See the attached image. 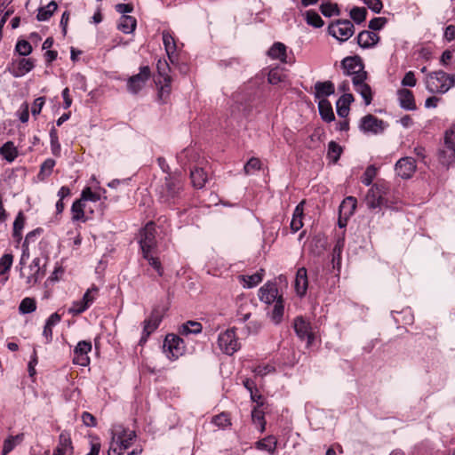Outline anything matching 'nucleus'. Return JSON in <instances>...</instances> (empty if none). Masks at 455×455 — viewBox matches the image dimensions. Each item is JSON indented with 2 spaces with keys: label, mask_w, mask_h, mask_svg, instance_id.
Instances as JSON below:
<instances>
[{
  "label": "nucleus",
  "mask_w": 455,
  "mask_h": 455,
  "mask_svg": "<svg viewBox=\"0 0 455 455\" xmlns=\"http://www.w3.org/2000/svg\"><path fill=\"white\" fill-rule=\"evenodd\" d=\"M445 149L443 154L448 156V159L443 163L451 164L455 162V124L446 131L444 136Z\"/></svg>",
  "instance_id": "18"
},
{
  "label": "nucleus",
  "mask_w": 455,
  "mask_h": 455,
  "mask_svg": "<svg viewBox=\"0 0 455 455\" xmlns=\"http://www.w3.org/2000/svg\"><path fill=\"white\" fill-rule=\"evenodd\" d=\"M201 331H202V324L200 323L195 322V321L187 322L186 323H184L181 326V329H180V333L185 334V335H188L190 333L197 334V333H200Z\"/></svg>",
  "instance_id": "46"
},
{
  "label": "nucleus",
  "mask_w": 455,
  "mask_h": 455,
  "mask_svg": "<svg viewBox=\"0 0 455 455\" xmlns=\"http://www.w3.org/2000/svg\"><path fill=\"white\" fill-rule=\"evenodd\" d=\"M183 187L184 180L180 174L168 173L164 183L158 188L160 201L168 205L174 204L180 197Z\"/></svg>",
  "instance_id": "1"
},
{
  "label": "nucleus",
  "mask_w": 455,
  "mask_h": 455,
  "mask_svg": "<svg viewBox=\"0 0 455 455\" xmlns=\"http://www.w3.org/2000/svg\"><path fill=\"white\" fill-rule=\"evenodd\" d=\"M56 164L55 160L52 158L46 159L40 166V172L37 175L40 180H44L47 177H49L52 170Z\"/></svg>",
  "instance_id": "43"
},
{
  "label": "nucleus",
  "mask_w": 455,
  "mask_h": 455,
  "mask_svg": "<svg viewBox=\"0 0 455 455\" xmlns=\"http://www.w3.org/2000/svg\"><path fill=\"white\" fill-rule=\"evenodd\" d=\"M259 298L262 302L269 305L276 302L282 297L278 295V289L275 283H267L259 289Z\"/></svg>",
  "instance_id": "19"
},
{
  "label": "nucleus",
  "mask_w": 455,
  "mask_h": 455,
  "mask_svg": "<svg viewBox=\"0 0 455 455\" xmlns=\"http://www.w3.org/2000/svg\"><path fill=\"white\" fill-rule=\"evenodd\" d=\"M164 348L168 353V357L177 359L183 355L185 344L181 338L175 334H168L164 342Z\"/></svg>",
  "instance_id": "8"
},
{
  "label": "nucleus",
  "mask_w": 455,
  "mask_h": 455,
  "mask_svg": "<svg viewBox=\"0 0 455 455\" xmlns=\"http://www.w3.org/2000/svg\"><path fill=\"white\" fill-rule=\"evenodd\" d=\"M191 182L194 188H202L207 181V174L202 168H195L190 172Z\"/></svg>",
  "instance_id": "35"
},
{
  "label": "nucleus",
  "mask_w": 455,
  "mask_h": 455,
  "mask_svg": "<svg viewBox=\"0 0 455 455\" xmlns=\"http://www.w3.org/2000/svg\"><path fill=\"white\" fill-rule=\"evenodd\" d=\"M329 33L341 42L347 41L354 34V25L348 20H337L329 26Z\"/></svg>",
  "instance_id": "7"
},
{
  "label": "nucleus",
  "mask_w": 455,
  "mask_h": 455,
  "mask_svg": "<svg viewBox=\"0 0 455 455\" xmlns=\"http://www.w3.org/2000/svg\"><path fill=\"white\" fill-rule=\"evenodd\" d=\"M0 155L11 163L18 156V150L13 142L7 141L0 148Z\"/></svg>",
  "instance_id": "38"
},
{
  "label": "nucleus",
  "mask_w": 455,
  "mask_h": 455,
  "mask_svg": "<svg viewBox=\"0 0 455 455\" xmlns=\"http://www.w3.org/2000/svg\"><path fill=\"white\" fill-rule=\"evenodd\" d=\"M143 258L148 261V264L157 272L159 276L164 274L162 264L158 258L154 257L151 252L142 253Z\"/></svg>",
  "instance_id": "50"
},
{
  "label": "nucleus",
  "mask_w": 455,
  "mask_h": 455,
  "mask_svg": "<svg viewBox=\"0 0 455 455\" xmlns=\"http://www.w3.org/2000/svg\"><path fill=\"white\" fill-rule=\"evenodd\" d=\"M162 37L167 56L170 61L174 63L176 60L177 44L173 35L169 30H164Z\"/></svg>",
  "instance_id": "23"
},
{
  "label": "nucleus",
  "mask_w": 455,
  "mask_h": 455,
  "mask_svg": "<svg viewBox=\"0 0 455 455\" xmlns=\"http://www.w3.org/2000/svg\"><path fill=\"white\" fill-rule=\"evenodd\" d=\"M307 275L305 267L298 269L294 282L295 291L300 297L304 296L307 290Z\"/></svg>",
  "instance_id": "26"
},
{
  "label": "nucleus",
  "mask_w": 455,
  "mask_h": 455,
  "mask_svg": "<svg viewBox=\"0 0 455 455\" xmlns=\"http://www.w3.org/2000/svg\"><path fill=\"white\" fill-rule=\"evenodd\" d=\"M357 201L354 196L346 197L339 205V226L346 227L347 220L354 214Z\"/></svg>",
  "instance_id": "14"
},
{
  "label": "nucleus",
  "mask_w": 455,
  "mask_h": 455,
  "mask_svg": "<svg viewBox=\"0 0 455 455\" xmlns=\"http://www.w3.org/2000/svg\"><path fill=\"white\" fill-rule=\"evenodd\" d=\"M303 211L304 201L300 202L294 209L292 219L291 221V228L293 233L299 231L303 227Z\"/></svg>",
  "instance_id": "31"
},
{
  "label": "nucleus",
  "mask_w": 455,
  "mask_h": 455,
  "mask_svg": "<svg viewBox=\"0 0 455 455\" xmlns=\"http://www.w3.org/2000/svg\"><path fill=\"white\" fill-rule=\"evenodd\" d=\"M248 306H250L248 303H244L239 307L237 310L238 321L244 323L250 318L251 312L246 310Z\"/></svg>",
  "instance_id": "62"
},
{
  "label": "nucleus",
  "mask_w": 455,
  "mask_h": 455,
  "mask_svg": "<svg viewBox=\"0 0 455 455\" xmlns=\"http://www.w3.org/2000/svg\"><path fill=\"white\" fill-rule=\"evenodd\" d=\"M367 73H361L352 78L355 90L360 93L364 100L365 105H370L372 100V92L369 84L365 83Z\"/></svg>",
  "instance_id": "13"
},
{
  "label": "nucleus",
  "mask_w": 455,
  "mask_h": 455,
  "mask_svg": "<svg viewBox=\"0 0 455 455\" xmlns=\"http://www.w3.org/2000/svg\"><path fill=\"white\" fill-rule=\"evenodd\" d=\"M84 207L85 204L83 202V200L78 199L73 203L71 207V218L73 221H86V218L84 215Z\"/></svg>",
  "instance_id": "36"
},
{
  "label": "nucleus",
  "mask_w": 455,
  "mask_h": 455,
  "mask_svg": "<svg viewBox=\"0 0 455 455\" xmlns=\"http://www.w3.org/2000/svg\"><path fill=\"white\" fill-rule=\"evenodd\" d=\"M136 438L133 430L118 427L111 432V441L108 455H123L124 451L129 449Z\"/></svg>",
  "instance_id": "3"
},
{
  "label": "nucleus",
  "mask_w": 455,
  "mask_h": 455,
  "mask_svg": "<svg viewBox=\"0 0 455 455\" xmlns=\"http://www.w3.org/2000/svg\"><path fill=\"white\" fill-rule=\"evenodd\" d=\"M218 346L226 355H232L240 348V343L234 329H228L220 333Z\"/></svg>",
  "instance_id": "6"
},
{
  "label": "nucleus",
  "mask_w": 455,
  "mask_h": 455,
  "mask_svg": "<svg viewBox=\"0 0 455 455\" xmlns=\"http://www.w3.org/2000/svg\"><path fill=\"white\" fill-rule=\"evenodd\" d=\"M360 128L364 132H372L376 134L384 130L383 121L369 114L362 118Z\"/></svg>",
  "instance_id": "20"
},
{
  "label": "nucleus",
  "mask_w": 455,
  "mask_h": 455,
  "mask_svg": "<svg viewBox=\"0 0 455 455\" xmlns=\"http://www.w3.org/2000/svg\"><path fill=\"white\" fill-rule=\"evenodd\" d=\"M322 13L326 17H331L335 14H339V9L337 4H323L320 7Z\"/></svg>",
  "instance_id": "57"
},
{
  "label": "nucleus",
  "mask_w": 455,
  "mask_h": 455,
  "mask_svg": "<svg viewBox=\"0 0 455 455\" xmlns=\"http://www.w3.org/2000/svg\"><path fill=\"white\" fill-rule=\"evenodd\" d=\"M24 435L19 434L17 435H10L4 442L3 446V455H7L11 452L17 444L20 443L23 441Z\"/></svg>",
  "instance_id": "40"
},
{
  "label": "nucleus",
  "mask_w": 455,
  "mask_h": 455,
  "mask_svg": "<svg viewBox=\"0 0 455 455\" xmlns=\"http://www.w3.org/2000/svg\"><path fill=\"white\" fill-rule=\"evenodd\" d=\"M305 19L308 25L314 28H321L323 26V20L321 16L315 11L309 10L305 12Z\"/></svg>",
  "instance_id": "45"
},
{
  "label": "nucleus",
  "mask_w": 455,
  "mask_h": 455,
  "mask_svg": "<svg viewBox=\"0 0 455 455\" xmlns=\"http://www.w3.org/2000/svg\"><path fill=\"white\" fill-rule=\"evenodd\" d=\"M136 19L130 15H124L121 17L118 28L125 34L134 31L136 28Z\"/></svg>",
  "instance_id": "39"
},
{
  "label": "nucleus",
  "mask_w": 455,
  "mask_h": 455,
  "mask_svg": "<svg viewBox=\"0 0 455 455\" xmlns=\"http://www.w3.org/2000/svg\"><path fill=\"white\" fill-rule=\"evenodd\" d=\"M377 174V169L373 165L366 168L363 175L362 176V182L365 186H370Z\"/></svg>",
  "instance_id": "53"
},
{
  "label": "nucleus",
  "mask_w": 455,
  "mask_h": 455,
  "mask_svg": "<svg viewBox=\"0 0 455 455\" xmlns=\"http://www.w3.org/2000/svg\"><path fill=\"white\" fill-rule=\"evenodd\" d=\"M156 68L158 78L156 84L158 86V97L162 101H165L171 92L172 78L169 76L170 67L166 60H158Z\"/></svg>",
  "instance_id": "5"
},
{
  "label": "nucleus",
  "mask_w": 455,
  "mask_h": 455,
  "mask_svg": "<svg viewBox=\"0 0 455 455\" xmlns=\"http://www.w3.org/2000/svg\"><path fill=\"white\" fill-rule=\"evenodd\" d=\"M449 79V74L443 70L430 72L425 79L426 88L431 93L443 94L452 87Z\"/></svg>",
  "instance_id": "4"
},
{
  "label": "nucleus",
  "mask_w": 455,
  "mask_h": 455,
  "mask_svg": "<svg viewBox=\"0 0 455 455\" xmlns=\"http://www.w3.org/2000/svg\"><path fill=\"white\" fill-rule=\"evenodd\" d=\"M366 9L363 7H354L350 12V17L356 23H361L366 18Z\"/></svg>",
  "instance_id": "52"
},
{
  "label": "nucleus",
  "mask_w": 455,
  "mask_h": 455,
  "mask_svg": "<svg viewBox=\"0 0 455 455\" xmlns=\"http://www.w3.org/2000/svg\"><path fill=\"white\" fill-rule=\"evenodd\" d=\"M389 194L390 189L387 182L379 180L374 183L368 190L365 197L367 206L371 209L381 206L389 207L390 204L396 203V201L389 198Z\"/></svg>",
  "instance_id": "2"
},
{
  "label": "nucleus",
  "mask_w": 455,
  "mask_h": 455,
  "mask_svg": "<svg viewBox=\"0 0 455 455\" xmlns=\"http://www.w3.org/2000/svg\"><path fill=\"white\" fill-rule=\"evenodd\" d=\"M42 231L43 230L41 228H36V229L32 230L27 234L24 243H23V245H22L24 250H28V243L31 242H35L36 237L42 233Z\"/></svg>",
  "instance_id": "60"
},
{
  "label": "nucleus",
  "mask_w": 455,
  "mask_h": 455,
  "mask_svg": "<svg viewBox=\"0 0 455 455\" xmlns=\"http://www.w3.org/2000/svg\"><path fill=\"white\" fill-rule=\"evenodd\" d=\"M363 3L376 13L380 12L383 8V4L380 0H363Z\"/></svg>",
  "instance_id": "64"
},
{
  "label": "nucleus",
  "mask_w": 455,
  "mask_h": 455,
  "mask_svg": "<svg viewBox=\"0 0 455 455\" xmlns=\"http://www.w3.org/2000/svg\"><path fill=\"white\" fill-rule=\"evenodd\" d=\"M36 309V300L32 298H25L21 300L19 310L21 314H29Z\"/></svg>",
  "instance_id": "48"
},
{
  "label": "nucleus",
  "mask_w": 455,
  "mask_h": 455,
  "mask_svg": "<svg viewBox=\"0 0 455 455\" xmlns=\"http://www.w3.org/2000/svg\"><path fill=\"white\" fill-rule=\"evenodd\" d=\"M13 263V256L11 253L4 254L0 259V275L9 271Z\"/></svg>",
  "instance_id": "51"
},
{
  "label": "nucleus",
  "mask_w": 455,
  "mask_h": 455,
  "mask_svg": "<svg viewBox=\"0 0 455 455\" xmlns=\"http://www.w3.org/2000/svg\"><path fill=\"white\" fill-rule=\"evenodd\" d=\"M261 168V162L259 158L251 157L244 165L245 174H250L253 171H259Z\"/></svg>",
  "instance_id": "55"
},
{
  "label": "nucleus",
  "mask_w": 455,
  "mask_h": 455,
  "mask_svg": "<svg viewBox=\"0 0 455 455\" xmlns=\"http://www.w3.org/2000/svg\"><path fill=\"white\" fill-rule=\"evenodd\" d=\"M163 319V313L159 308H154L148 319L144 321L143 335L140 339V343L145 342L148 337L154 332Z\"/></svg>",
  "instance_id": "12"
},
{
  "label": "nucleus",
  "mask_w": 455,
  "mask_h": 455,
  "mask_svg": "<svg viewBox=\"0 0 455 455\" xmlns=\"http://www.w3.org/2000/svg\"><path fill=\"white\" fill-rule=\"evenodd\" d=\"M251 419L254 424L259 425L260 432H264L266 428V420L264 412L258 407H255L251 411Z\"/></svg>",
  "instance_id": "49"
},
{
  "label": "nucleus",
  "mask_w": 455,
  "mask_h": 455,
  "mask_svg": "<svg viewBox=\"0 0 455 455\" xmlns=\"http://www.w3.org/2000/svg\"><path fill=\"white\" fill-rule=\"evenodd\" d=\"M341 67L346 76H351L352 78L361 73H367L363 70V66L357 57H347L341 62Z\"/></svg>",
  "instance_id": "17"
},
{
  "label": "nucleus",
  "mask_w": 455,
  "mask_h": 455,
  "mask_svg": "<svg viewBox=\"0 0 455 455\" xmlns=\"http://www.w3.org/2000/svg\"><path fill=\"white\" fill-rule=\"evenodd\" d=\"M140 244L142 253L151 252L156 246V228L153 222L148 223L140 231Z\"/></svg>",
  "instance_id": "9"
},
{
  "label": "nucleus",
  "mask_w": 455,
  "mask_h": 455,
  "mask_svg": "<svg viewBox=\"0 0 455 455\" xmlns=\"http://www.w3.org/2000/svg\"><path fill=\"white\" fill-rule=\"evenodd\" d=\"M315 97L318 99H324V97L330 96L334 93V84L331 81L317 82L315 84Z\"/></svg>",
  "instance_id": "30"
},
{
  "label": "nucleus",
  "mask_w": 455,
  "mask_h": 455,
  "mask_svg": "<svg viewBox=\"0 0 455 455\" xmlns=\"http://www.w3.org/2000/svg\"><path fill=\"white\" fill-rule=\"evenodd\" d=\"M212 423L219 428L225 429L231 426V419L228 413L221 412L212 419Z\"/></svg>",
  "instance_id": "44"
},
{
  "label": "nucleus",
  "mask_w": 455,
  "mask_h": 455,
  "mask_svg": "<svg viewBox=\"0 0 455 455\" xmlns=\"http://www.w3.org/2000/svg\"><path fill=\"white\" fill-rule=\"evenodd\" d=\"M40 258H35L32 260L29 266L31 275L27 278V283L28 284H35L44 276L45 271L40 267Z\"/></svg>",
  "instance_id": "27"
},
{
  "label": "nucleus",
  "mask_w": 455,
  "mask_h": 455,
  "mask_svg": "<svg viewBox=\"0 0 455 455\" xmlns=\"http://www.w3.org/2000/svg\"><path fill=\"white\" fill-rule=\"evenodd\" d=\"M150 77V69L148 66L141 67L140 73L131 76L127 82L128 91L133 94L138 93Z\"/></svg>",
  "instance_id": "10"
},
{
  "label": "nucleus",
  "mask_w": 455,
  "mask_h": 455,
  "mask_svg": "<svg viewBox=\"0 0 455 455\" xmlns=\"http://www.w3.org/2000/svg\"><path fill=\"white\" fill-rule=\"evenodd\" d=\"M100 199V196L97 193L92 192L90 188H86L82 191V195H81V198H80V200H83L84 203L85 201L97 202Z\"/></svg>",
  "instance_id": "59"
},
{
  "label": "nucleus",
  "mask_w": 455,
  "mask_h": 455,
  "mask_svg": "<svg viewBox=\"0 0 455 455\" xmlns=\"http://www.w3.org/2000/svg\"><path fill=\"white\" fill-rule=\"evenodd\" d=\"M26 218L24 216V213L22 212H19L17 214L14 222H13V232L12 236L17 241V243H20L22 239V230L25 226Z\"/></svg>",
  "instance_id": "37"
},
{
  "label": "nucleus",
  "mask_w": 455,
  "mask_h": 455,
  "mask_svg": "<svg viewBox=\"0 0 455 455\" xmlns=\"http://www.w3.org/2000/svg\"><path fill=\"white\" fill-rule=\"evenodd\" d=\"M283 313H284V306H283V299L282 298H279L275 306H274V308L271 312V320L275 323V324H278L282 322L283 320Z\"/></svg>",
  "instance_id": "42"
},
{
  "label": "nucleus",
  "mask_w": 455,
  "mask_h": 455,
  "mask_svg": "<svg viewBox=\"0 0 455 455\" xmlns=\"http://www.w3.org/2000/svg\"><path fill=\"white\" fill-rule=\"evenodd\" d=\"M354 96L351 93H344L337 101V113L340 117H346L349 113V105L353 102Z\"/></svg>",
  "instance_id": "29"
},
{
  "label": "nucleus",
  "mask_w": 455,
  "mask_h": 455,
  "mask_svg": "<svg viewBox=\"0 0 455 455\" xmlns=\"http://www.w3.org/2000/svg\"><path fill=\"white\" fill-rule=\"evenodd\" d=\"M73 446L70 435L68 432H62L59 436V444L53 451V455H72Z\"/></svg>",
  "instance_id": "22"
},
{
  "label": "nucleus",
  "mask_w": 455,
  "mask_h": 455,
  "mask_svg": "<svg viewBox=\"0 0 455 455\" xmlns=\"http://www.w3.org/2000/svg\"><path fill=\"white\" fill-rule=\"evenodd\" d=\"M293 327L298 337L307 340V346H310L314 341V334L311 331V325L302 316H297L294 319Z\"/></svg>",
  "instance_id": "15"
},
{
  "label": "nucleus",
  "mask_w": 455,
  "mask_h": 455,
  "mask_svg": "<svg viewBox=\"0 0 455 455\" xmlns=\"http://www.w3.org/2000/svg\"><path fill=\"white\" fill-rule=\"evenodd\" d=\"M267 80L271 84H277L283 80V74L278 68H273L269 71Z\"/></svg>",
  "instance_id": "56"
},
{
  "label": "nucleus",
  "mask_w": 455,
  "mask_h": 455,
  "mask_svg": "<svg viewBox=\"0 0 455 455\" xmlns=\"http://www.w3.org/2000/svg\"><path fill=\"white\" fill-rule=\"evenodd\" d=\"M16 52L21 56H27L31 53L32 46L26 40H20L16 44Z\"/></svg>",
  "instance_id": "54"
},
{
  "label": "nucleus",
  "mask_w": 455,
  "mask_h": 455,
  "mask_svg": "<svg viewBox=\"0 0 455 455\" xmlns=\"http://www.w3.org/2000/svg\"><path fill=\"white\" fill-rule=\"evenodd\" d=\"M342 153V148L335 141L329 142L327 157L330 158L333 163H336Z\"/></svg>",
  "instance_id": "47"
},
{
  "label": "nucleus",
  "mask_w": 455,
  "mask_h": 455,
  "mask_svg": "<svg viewBox=\"0 0 455 455\" xmlns=\"http://www.w3.org/2000/svg\"><path fill=\"white\" fill-rule=\"evenodd\" d=\"M397 96L401 108L407 110H415L417 108L414 95L409 89H399Z\"/></svg>",
  "instance_id": "24"
},
{
  "label": "nucleus",
  "mask_w": 455,
  "mask_h": 455,
  "mask_svg": "<svg viewBox=\"0 0 455 455\" xmlns=\"http://www.w3.org/2000/svg\"><path fill=\"white\" fill-rule=\"evenodd\" d=\"M379 41L378 35L373 31H362L357 36V43L361 47L369 48L375 45Z\"/></svg>",
  "instance_id": "28"
},
{
  "label": "nucleus",
  "mask_w": 455,
  "mask_h": 455,
  "mask_svg": "<svg viewBox=\"0 0 455 455\" xmlns=\"http://www.w3.org/2000/svg\"><path fill=\"white\" fill-rule=\"evenodd\" d=\"M318 108L323 120L325 122H331L334 120V113L329 100L326 99L320 100L318 103Z\"/></svg>",
  "instance_id": "34"
},
{
  "label": "nucleus",
  "mask_w": 455,
  "mask_h": 455,
  "mask_svg": "<svg viewBox=\"0 0 455 455\" xmlns=\"http://www.w3.org/2000/svg\"><path fill=\"white\" fill-rule=\"evenodd\" d=\"M89 307L86 305V302H84L83 299L79 301L73 302L72 306L68 308V313L72 315H79L85 311Z\"/></svg>",
  "instance_id": "58"
},
{
  "label": "nucleus",
  "mask_w": 455,
  "mask_h": 455,
  "mask_svg": "<svg viewBox=\"0 0 455 455\" xmlns=\"http://www.w3.org/2000/svg\"><path fill=\"white\" fill-rule=\"evenodd\" d=\"M267 55L272 60H279L282 63H288L287 47L283 43H275L267 51Z\"/></svg>",
  "instance_id": "25"
},
{
  "label": "nucleus",
  "mask_w": 455,
  "mask_h": 455,
  "mask_svg": "<svg viewBox=\"0 0 455 455\" xmlns=\"http://www.w3.org/2000/svg\"><path fill=\"white\" fill-rule=\"evenodd\" d=\"M97 293L98 288L93 286L91 289L87 290L82 299L84 302H86V305L89 307L94 301Z\"/></svg>",
  "instance_id": "63"
},
{
  "label": "nucleus",
  "mask_w": 455,
  "mask_h": 455,
  "mask_svg": "<svg viewBox=\"0 0 455 455\" xmlns=\"http://www.w3.org/2000/svg\"><path fill=\"white\" fill-rule=\"evenodd\" d=\"M255 445L257 449L267 451V452L273 454L276 449L277 439L274 435H268L258 441Z\"/></svg>",
  "instance_id": "33"
},
{
  "label": "nucleus",
  "mask_w": 455,
  "mask_h": 455,
  "mask_svg": "<svg viewBox=\"0 0 455 455\" xmlns=\"http://www.w3.org/2000/svg\"><path fill=\"white\" fill-rule=\"evenodd\" d=\"M92 350V343L90 341H79L74 349L73 363L81 366H87L90 363L88 353Z\"/></svg>",
  "instance_id": "16"
},
{
  "label": "nucleus",
  "mask_w": 455,
  "mask_h": 455,
  "mask_svg": "<svg viewBox=\"0 0 455 455\" xmlns=\"http://www.w3.org/2000/svg\"><path fill=\"white\" fill-rule=\"evenodd\" d=\"M403 86L414 87L417 84V79L415 77V74L412 71H408L401 82Z\"/></svg>",
  "instance_id": "61"
},
{
  "label": "nucleus",
  "mask_w": 455,
  "mask_h": 455,
  "mask_svg": "<svg viewBox=\"0 0 455 455\" xmlns=\"http://www.w3.org/2000/svg\"><path fill=\"white\" fill-rule=\"evenodd\" d=\"M263 274L264 270L260 269L259 271L251 275H240L239 279L244 288H252L258 285L262 281Z\"/></svg>",
  "instance_id": "32"
},
{
  "label": "nucleus",
  "mask_w": 455,
  "mask_h": 455,
  "mask_svg": "<svg viewBox=\"0 0 455 455\" xmlns=\"http://www.w3.org/2000/svg\"><path fill=\"white\" fill-rule=\"evenodd\" d=\"M57 7L56 2L51 1L46 6L39 8L36 15L37 20L40 21L49 20Z\"/></svg>",
  "instance_id": "41"
},
{
  "label": "nucleus",
  "mask_w": 455,
  "mask_h": 455,
  "mask_svg": "<svg viewBox=\"0 0 455 455\" xmlns=\"http://www.w3.org/2000/svg\"><path fill=\"white\" fill-rule=\"evenodd\" d=\"M416 170V162L410 156L399 159L395 165L396 174L403 180L411 179L414 175Z\"/></svg>",
  "instance_id": "11"
},
{
  "label": "nucleus",
  "mask_w": 455,
  "mask_h": 455,
  "mask_svg": "<svg viewBox=\"0 0 455 455\" xmlns=\"http://www.w3.org/2000/svg\"><path fill=\"white\" fill-rule=\"evenodd\" d=\"M34 67L35 63L33 60L22 58L12 62V67L10 70L14 77H20L31 71Z\"/></svg>",
  "instance_id": "21"
}]
</instances>
